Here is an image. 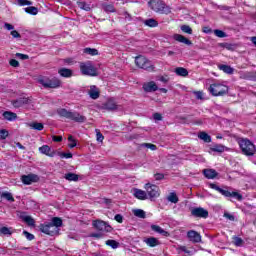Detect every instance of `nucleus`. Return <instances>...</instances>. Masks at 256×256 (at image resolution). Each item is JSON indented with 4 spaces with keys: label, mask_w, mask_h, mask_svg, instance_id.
I'll return each mask as SVG.
<instances>
[{
    "label": "nucleus",
    "mask_w": 256,
    "mask_h": 256,
    "mask_svg": "<svg viewBox=\"0 0 256 256\" xmlns=\"http://www.w3.org/2000/svg\"><path fill=\"white\" fill-rule=\"evenodd\" d=\"M103 108L107 111H115L117 110V103L114 99H108L104 104Z\"/></svg>",
    "instance_id": "18"
},
{
    "label": "nucleus",
    "mask_w": 256,
    "mask_h": 256,
    "mask_svg": "<svg viewBox=\"0 0 256 256\" xmlns=\"http://www.w3.org/2000/svg\"><path fill=\"white\" fill-rule=\"evenodd\" d=\"M208 91L214 97H222L229 93V88L221 83H214L209 86Z\"/></svg>",
    "instance_id": "4"
},
{
    "label": "nucleus",
    "mask_w": 256,
    "mask_h": 256,
    "mask_svg": "<svg viewBox=\"0 0 256 256\" xmlns=\"http://www.w3.org/2000/svg\"><path fill=\"white\" fill-rule=\"evenodd\" d=\"M21 181L24 185H33V183L39 182V176L37 174H28L21 177Z\"/></svg>",
    "instance_id": "11"
},
{
    "label": "nucleus",
    "mask_w": 256,
    "mask_h": 256,
    "mask_svg": "<svg viewBox=\"0 0 256 256\" xmlns=\"http://www.w3.org/2000/svg\"><path fill=\"white\" fill-rule=\"evenodd\" d=\"M133 214L135 215V217H138L139 219H145L147 217V214L142 209L133 210Z\"/></svg>",
    "instance_id": "34"
},
{
    "label": "nucleus",
    "mask_w": 256,
    "mask_h": 256,
    "mask_svg": "<svg viewBox=\"0 0 256 256\" xmlns=\"http://www.w3.org/2000/svg\"><path fill=\"white\" fill-rule=\"evenodd\" d=\"M214 35H216V37H220V39L227 37V34L224 31L219 29L214 30Z\"/></svg>",
    "instance_id": "47"
},
{
    "label": "nucleus",
    "mask_w": 256,
    "mask_h": 256,
    "mask_svg": "<svg viewBox=\"0 0 256 256\" xmlns=\"http://www.w3.org/2000/svg\"><path fill=\"white\" fill-rule=\"evenodd\" d=\"M3 117L4 119H6V121H15L17 119V113L11 112V111H5L3 113Z\"/></svg>",
    "instance_id": "27"
},
{
    "label": "nucleus",
    "mask_w": 256,
    "mask_h": 256,
    "mask_svg": "<svg viewBox=\"0 0 256 256\" xmlns=\"http://www.w3.org/2000/svg\"><path fill=\"white\" fill-rule=\"evenodd\" d=\"M20 217L22 221H24V223H27V225H29V227H35V220L33 219V217L27 216L25 214H22Z\"/></svg>",
    "instance_id": "26"
},
{
    "label": "nucleus",
    "mask_w": 256,
    "mask_h": 256,
    "mask_svg": "<svg viewBox=\"0 0 256 256\" xmlns=\"http://www.w3.org/2000/svg\"><path fill=\"white\" fill-rule=\"evenodd\" d=\"M57 113L60 117L70 119V121H74L75 123H85L87 121V117L81 115L77 111H69L65 108H60L57 110Z\"/></svg>",
    "instance_id": "1"
},
{
    "label": "nucleus",
    "mask_w": 256,
    "mask_h": 256,
    "mask_svg": "<svg viewBox=\"0 0 256 256\" xmlns=\"http://www.w3.org/2000/svg\"><path fill=\"white\" fill-rule=\"evenodd\" d=\"M218 68L220 69V71L227 73V75H233V73L235 72V69H233V67L225 64L219 65Z\"/></svg>",
    "instance_id": "25"
},
{
    "label": "nucleus",
    "mask_w": 256,
    "mask_h": 256,
    "mask_svg": "<svg viewBox=\"0 0 256 256\" xmlns=\"http://www.w3.org/2000/svg\"><path fill=\"white\" fill-rule=\"evenodd\" d=\"M102 7L106 13H115V7L111 4H103Z\"/></svg>",
    "instance_id": "42"
},
{
    "label": "nucleus",
    "mask_w": 256,
    "mask_h": 256,
    "mask_svg": "<svg viewBox=\"0 0 256 256\" xmlns=\"http://www.w3.org/2000/svg\"><path fill=\"white\" fill-rule=\"evenodd\" d=\"M187 237L192 243H201V234L195 230L188 231Z\"/></svg>",
    "instance_id": "13"
},
{
    "label": "nucleus",
    "mask_w": 256,
    "mask_h": 256,
    "mask_svg": "<svg viewBox=\"0 0 256 256\" xmlns=\"http://www.w3.org/2000/svg\"><path fill=\"white\" fill-rule=\"evenodd\" d=\"M174 73H176V75H178L179 77H187V75H189V71H187V69L183 67L176 68Z\"/></svg>",
    "instance_id": "31"
},
{
    "label": "nucleus",
    "mask_w": 256,
    "mask_h": 256,
    "mask_svg": "<svg viewBox=\"0 0 256 256\" xmlns=\"http://www.w3.org/2000/svg\"><path fill=\"white\" fill-rule=\"evenodd\" d=\"M180 29L181 31H183V33H187L188 35H193V29H191V26L189 25H182Z\"/></svg>",
    "instance_id": "43"
},
{
    "label": "nucleus",
    "mask_w": 256,
    "mask_h": 256,
    "mask_svg": "<svg viewBox=\"0 0 256 256\" xmlns=\"http://www.w3.org/2000/svg\"><path fill=\"white\" fill-rule=\"evenodd\" d=\"M1 197H4V199H6L7 201H15V198H13V195L9 192H4L1 194Z\"/></svg>",
    "instance_id": "45"
},
{
    "label": "nucleus",
    "mask_w": 256,
    "mask_h": 256,
    "mask_svg": "<svg viewBox=\"0 0 256 256\" xmlns=\"http://www.w3.org/2000/svg\"><path fill=\"white\" fill-rule=\"evenodd\" d=\"M96 138L99 143H103V139H105L103 134H101L99 131L96 133Z\"/></svg>",
    "instance_id": "58"
},
{
    "label": "nucleus",
    "mask_w": 256,
    "mask_h": 256,
    "mask_svg": "<svg viewBox=\"0 0 256 256\" xmlns=\"http://www.w3.org/2000/svg\"><path fill=\"white\" fill-rule=\"evenodd\" d=\"M144 189L150 201H155V199L161 196V189H159V186L155 184L146 183L144 185Z\"/></svg>",
    "instance_id": "5"
},
{
    "label": "nucleus",
    "mask_w": 256,
    "mask_h": 256,
    "mask_svg": "<svg viewBox=\"0 0 256 256\" xmlns=\"http://www.w3.org/2000/svg\"><path fill=\"white\" fill-rule=\"evenodd\" d=\"M148 5L152 11H155V13H160V15H170L171 13L170 6L161 0H151L148 2Z\"/></svg>",
    "instance_id": "2"
},
{
    "label": "nucleus",
    "mask_w": 256,
    "mask_h": 256,
    "mask_svg": "<svg viewBox=\"0 0 256 256\" xmlns=\"http://www.w3.org/2000/svg\"><path fill=\"white\" fill-rule=\"evenodd\" d=\"M9 63L11 67H19V61H17L16 59H11Z\"/></svg>",
    "instance_id": "62"
},
{
    "label": "nucleus",
    "mask_w": 256,
    "mask_h": 256,
    "mask_svg": "<svg viewBox=\"0 0 256 256\" xmlns=\"http://www.w3.org/2000/svg\"><path fill=\"white\" fill-rule=\"evenodd\" d=\"M224 217H225L226 219H228L229 221H235V216H233V214L224 213Z\"/></svg>",
    "instance_id": "61"
},
{
    "label": "nucleus",
    "mask_w": 256,
    "mask_h": 256,
    "mask_svg": "<svg viewBox=\"0 0 256 256\" xmlns=\"http://www.w3.org/2000/svg\"><path fill=\"white\" fill-rule=\"evenodd\" d=\"M93 227H95V229H97L98 231H103L106 233H111V231H113L111 225L107 224V222L102 220H95L93 222Z\"/></svg>",
    "instance_id": "9"
},
{
    "label": "nucleus",
    "mask_w": 256,
    "mask_h": 256,
    "mask_svg": "<svg viewBox=\"0 0 256 256\" xmlns=\"http://www.w3.org/2000/svg\"><path fill=\"white\" fill-rule=\"evenodd\" d=\"M88 95H89L90 99L95 100V99H99L101 92L99 91V88H97V86L92 85V86H90Z\"/></svg>",
    "instance_id": "16"
},
{
    "label": "nucleus",
    "mask_w": 256,
    "mask_h": 256,
    "mask_svg": "<svg viewBox=\"0 0 256 256\" xmlns=\"http://www.w3.org/2000/svg\"><path fill=\"white\" fill-rule=\"evenodd\" d=\"M203 175L206 177V179H215L219 173L215 169H204Z\"/></svg>",
    "instance_id": "21"
},
{
    "label": "nucleus",
    "mask_w": 256,
    "mask_h": 256,
    "mask_svg": "<svg viewBox=\"0 0 256 256\" xmlns=\"http://www.w3.org/2000/svg\"><path fill=\"white\" fill-rule=\"evenodd\" d=\"M0 233L2 235H11V230H9L8 227L4 226V227L0 228Z\"/></svg>",
    "instance_id": "53"
},
{
    "label": "nucleus",
    "mask_w": 256,
    "mask_h": 256,
    "mask_svg": "<svg viewBox=\"0 0 256 256\" xmlns=\"http://www.w3.org/2000/svg\"><path fill=\"white\" fill-rule=\"evenodd\" d=\"M10 34L12 37H14V39H21V34H19L17 30H12Z\"/></svg>",
    "instance_id": "59"
},
{
    "label": "nucleus",
    "mask_w": 256,
    "mask_h": 256,
    "mask_svg": "<svg viewBox=\"0 0 256 256\" xmlns=\"http://www.w3.org/2000/svg\"><path fill=\"white\" fill-rule=\"evenodd\" d=\"M151 229H152V231H155V233H159L160 235H163L164 237H169V232L163 230V228H161L158 225H152Z\"/></svg>",
    "instance_id": "28"
},
{
    "label": "nucleus",
    "mask_w": 256,
    "mask_h": 256,
    "mask_svg": "<svg viewBox=\"0 0 256 256\" xmlns=\"http://www.w3.org/2000/svg\"><path fill=\"white\" fill-rule=\"evenodd\" d=\"M18 5L25 6V5H33V2L29 0H17Z\"/></svg>",
    "instance_id": "52"
},
{
    "label": "nucleus",
    "mask_w": 256,
    "mask_h": 256,
    "mask_svg": "<svg viewBox=\"0 0 256 256\" xmlns=\"http://www.w3.org/2000/svg\"><path fill=\"white\" fill-rule=\"evenodd\" d=\"M192 217H198L199 219H207L209 217V211L203 207H196L191 210Z\"/></svg>",
    "instance_id": "10"
},
{
    "label": "nucleus",
    "mask_w": 256,
    "mask_h": 256,
    "mask_svg": "<svg viewBox=\"0 0 256 256\" xmlns=\"http://www.w3.org/2000/svg\"><path fill=\"white\" fill-rule=\"evenodd\" d=\"M144 243L148 245V247H157V245H160L161 243L159 240L155 237H150L144 240Z\"/></svg>",
    "instance_id": "24"
},
{
    "label": "nucleus",
    "mask_w": 256,
    "mask_h": 256,
    "mask_svg": "<svg viewBox=\"0 0 256 256\" xmlns=\"http://www.w3.org/2000/svg\"><path fill=\"white\" fill-rule=\"evenodd\" d=\"M233 241L236 247H241L243 245V239L240 237L234 236Z\"/></svg>",
    "instance_id": "46"
},
{
    "label": "nucleus",
    "mask_w": 256,
    "mask_h": 256,
    "mask_svg": "<svg viewBox=\"0 0 256 256\" xmlns=\"http://www.w3.org/2000/svg\"><path fill=\"white\" fill-rule=\"evenodd\" d=\"M143 89L146 93H153L159 89L157 84L154 81L143 84Z\"/></svg>",
    "instance_id": "14"
},
{
    "label": "nucleus",
    "mask_w": 256,
    "mask_h": 256,
    "mask_svg": "<svg viewBox=\"0 0 256 256\" xmlns=\"http://www.w3.org/2000/svg\"><path fill=\"white\" fill-rule=\"evenodd\" d=\"M144 25H146V27H158L159 22L153 18H150L144 21Z\"/></svg>",
    "instance_id": "32"
},
{
    "label": "nucleus",
    "mask_w": 256,
    "mask_h": 256,
    "mask_svg": "<svg viewBox=\"0 0 256 256\" xmlns=\"http://www.w3.org/2000/svg\"><path fill=\"white\" fill-rule=\"evenodd\" d=\"M239 145L244 155H247L248 157H253V155H255L256 147L250 140L242 139L239 141Z\"/></svg>",
    "instance_id": "3"
},
{
    "label": "nucleus",
    "mask_w": 256,
    "mask_h": 256,
    "mask_svg": "<svg viewBox=\"0 0 256 256\" xmlns=\"http://www.w3.org/2000/svg\"><path fill=\"white\" fill-rule=\"evenodd\" d=\"M9 137V131L2 129L0 130V140L3 141Z\"/></svg>",
    "instance_id": "48"
},
{
    "label": "nucleus",
    "mask_w": 256,
    "mask_h": 256,
    "mask_svg": "<svg viewBox=\"0 0 256 256\" xmlns=\"http://www.w3.org/2000/svg\"><path fill=\"white\" fill-rule=\"evenodd\" d=\"M141 147H146L147 149H151V151H157V146L155 144L143 143Z\"/></svg>",
    "instance_id": "49"
},
{
    "label": "nucleus",
    "mask_w": 256,
    "mask_h": 256,
    "mask_svg": "<svg viewBox=\"0 0 256 256\" xmlns=\"http://www.w3.org/2000/svg\"><path fill=\"white\" fill-rule=\"evenodd\" d=\"M114 219L117 221V223H123V215L121 214H116Z\"/></svg>",
    "instance_id": "60"
},
{
    "label": "nucleus",
    "mask_w": 256,
    "mask_h": 256,
    "mask_svg": "<svg viewBox=\"0 0 256 256\" xmlns=\"http://www.w3.org/2000/svg\"><path fill=\"white\" fill-rule=\"evenodd\" d=\"M29 103H31V100L29 98H19L12 101V105L16 109H19V107H23V105H29Z\"/></svg>",
    "instance_id": "15"
},
{
    "label": "nucleus",
    "mask_w": 256,
    "mask_h": 256,
    "mask_svg": "<svg viewBox=\"0 0 256 256\" xmlns=\"http://www.w3.org/2000/svg\"><path fill=\"white\" fill-rule=\"evenodd\" d=\"M77 5L79 9H82L83 11H91V6L87 4L86 2H77Z\"/></svg>",
    "instance_id": "40"
},
{
    "label": "nucleus",
    "mask_w": 256,
    "mask_h": 256,
    "mask_svg": "<svg viewBox=\"0 0 256 256\" xmlns=\"http://www.w3.org/2000/svg\"><path fill=\"white\" fill-rule=\"evenodd\" d=\"M29 127H31V129H35V131H43L44 129L43 123H38V122L30 123Z\"/></svg>",
    "instance_id": "37"
},
{
    "label": "nucleus",
    "mask_w": 256,
    "mask_h": 256,
    "mask_svg": "<svg viewBox=\"0 0 256 256\" xmlns=\"http://www.w3.org/2000/svg\"><path fill=\"white\" fill-rule=\"evenodd\" d=\"M58 74L60 77H65L66 79H69L70 77H73V70L69 68H60L58 70Z\"/></svg>",
    "instance_id": "20"
},
{
    "label": "nucleus",
    "mask_w": 256,
    "mask_h": 256,
    "mask_svg": "<svg viewBox=\"0 0 256 256\" xmlns=\"http://www.w3.org/2000/svg\"><path fill=\"white\" fill-rule=\"evenodd\" d=\"M155 181H163L165 179V175L163 173H156L154 174Z\"/></svg>",
    "instance_id": "54"
},
{
    "label": "nucleus",
    "mask_w": 256,
    "mask_h": 256,
    "mask_svg": "<svg viewBox=\"0 0 256 256\" xmlns=\"http://www.w3.org/2000/svg\"><path fill=\"white\" fill-rule=\"evenodd\" d=\"M230 197H234V199H237V201L243 200V195L239 194V192H230Z\"/></svg>",
    "instance_id": "50"
},
{
    "label": "nucleus",
    "mask_w": 256,
    "mask_h": 256,
    "mask_svg": "<svg viewBox=\"0 0 256 256\" xmlns=\"http://www.w3.org/2000/svg\"><path fill=\"white\" fill-rule=\"evenodd\" d=\"M135 63L139 69H144L145 71H155V66L151 60L147 59L145 56H137L135 58Z\"/></svg>",
    "instance_id": "6"
},
{
    "label": "nucleus",
    "mask_w": 256,
    "mask_h": 256,
    "mask_svg": "<svg viewBox=\"0 0 256 256\" xmlns=\"http://www.w3.org/2000/svg\"><path fill=\"white\" fill-rule=\"evenodd\" d=\"M64 179H66V181H74V182H77L79 181V175L73 173V172H69V173H66L64 175Z\"/></svg>",
    "instance_id": "30"
},
{
    "label": "nucleus",
    "mask_w": 256,
    "mask_h": 256,
    "mask_svg": "<svg viewBox=\"0 0 256 256\" xmlns=\"http://www.w3.org/2000/svg\"><path fill=\"white\" fill-rule=\"evenodd\" d=\"M16 57L18 59H21L22 61H26V59H29V55L27 54H21V53H16Z\"/></svg>",
    "instance_id": "56"
},
{
    "label": "nucleus",
    "mask_w": 256,
    "mask_h": 256,
    "mask_svg": "<svg viewBox=\"0 0 256 256\" xmlns=\"http://www.w3.org/2000/svg\"><path fill=\"white\" fill-rule=\"evenodd\" d=\"M210 150L213 151L214 153H223L225 151V146L221 144H215L210 148Z\"/></svg>",
    "instance_id": "33"
},
{
    "label": "nucleus",
    "mask_w": 256,
    "mask_h": 256,
    "mask_svg": "<svg viewBox=\"0 0 256 256\" xmlns=\"http://www.w3.org/2000/svg\"><path fill=\"white\" fill-rule=\"evenodd\" d=\"M60 157H61V159H72L73 158V154L71 152L60 153Z\"/></svg>",
    "instance_id": "55"
},
{
    "label": "nucleus",
    "mask_w": 256,
    "mask_h": 256,
    "mask_svg": "<svg viewBox=\"0 0 256 256\" xmlns=\"http://www.w3.org/2000/svg\"><path fill=\"white\" fill-rule=\"evenodd\" d=\"M153 119L155 121H163V116L160 113H154L153 114Z\"/></svg>",
    "instance_id": "57"
},
{
    "label": "nucleus",
    "mask_w": 256,
    "mask_h": 256,
    "mask_svg": "<svg viewBox=\"0 0 256 256\" xmlns=\"http://www.w3.org/2000/svg\"><path fill=\"white\" fill-rule=\"evenodd\" d=\"M39 229L41 233H45V235H50L53 237V235H58L59 232L57 231V228L55 226L51 225V222L40 224Z\"/></svg>",
    "instance_id": "8"
},
{
    "label": "nucleus",
    "mask_w": 256,
    "mask_h": 256,
    "mask_svg": "<svg viewBox=\"0 0 256 256\" xmlns=\"http://www.w3.org/2000/svg\"><path fill=\"white\" fill-rule=\"evenodd\" d=\"M248 77L251 79V81H256V72L249 73Z\"/></svg>",
    "instance_id": "64"
},
{
    "label": "nucleus",
    "mask_w": 256,
    "mask_h": 256,
    "mask_svg": "<svg viewBox=\"0 0 256 256\" xmlns=\"http://www.w3.org/2000/svg\"><path fill=\"white\" fill-rule=\"evenodd\" d=\"M84 53H87V55L95 56L99 55V50L95 48H85Z\"/></svg>",
    "instance_id": "41"
},
{
    "label": "nucleus",
    "mask_w": 256,
    "mask_h": 256,
    "mask_svg": "<svg viewBox=\"0 0 256 256\" xmlns=\"http://www.w3.org/2000/svg\"><path fill=\"white\" fill-rule=\"evenodd\" d=\"M38 83L43 86L45 89H49V78L41 77L38 79Z\"/></svg>",
    "instance_id": "39"
},
{
    "label": "nucleus",
    "mask_w": 256,
    "mask_h": 256,
    "mask_svg": "<svg viewBox=\"0 0 256 256\" xmlns=\"http://www.w3.org/2000/svg\"><path fill=\"white\" fill-rule=\"evenodd\" d=\"M125 21H133V18L131 17V14L129 12H124L123 13Z\"/></svg>",
    "instance_id": "63"
},
{
    "label": "nucleus",
    "mask_w": 256,
    "mask_h": 256,
    "mask_svg": "<svg viewBox=\"0 0 256 256\" xmlns=\"http://www.w3.org/2000/svg\"><path fill=\"white\" fill-rule=\"evenodd\" d=\"M133 196L140 201H146V199H149L147 196V191L138 188L133 189Z\"/></svg>",
    "instance_id": "12"
},
{
    "label": "nucleus",
    "mask_w": 256,
    "mask_h": 256,
    "mask_svg": "<svg viewBox=\"0 0 256 256\" xmlns=\"http://www.w3.org/2000/svg\"><path fill=\"white\" fill-rule=\"evenodd\" d=\"M167 201H169L170 203H179V197L177 196V194L175 192H171L167 196Z\"/></svg>",
    "instance_id": "35"
},
{
    "label": "nucleus",
    "mask_w": 256,
    "mask_h": 256,
    "mask_svg": "<svg viewBox=\"0 0 256 256\" xmlns=\"http://www.w3.org/2000/svg\"><path fill=\"white\" fill-rule=\"evenodd\" d=\"M198 137L205 143H211V136L209 134H207L206 132H200Z\"/></svg>",
    "instance_id": "36"
},
{
    "label": "nucleus",
    "mask_w": 256,
    "mask_h": 256,
    "mask_svg": "<svg viewBox=\"0 0 256 256\" xmlns=\"http://www.w3.org/2000/svg\"><path fill=\"white\" fill-rule=\"evenodd\" d=\"M23 235L26 237L28 241H33L35 239V235L29 233L28 231H23Z\"/></svg>",
    "instance_id": "51"
},
{
    "label": "nucleus",
    "mask_w": 256,
    "mask_h": 256,
    "mask_svg": "<svg viewBox=\"0 0 256 256\" xmlns=\"http://www.w3.org/2000/svg\"><path fill=\"white\" fill-rule=\"evenodd\" d=\"M210 189H215L218 193H221L224 197H231V192L229 190L222 189L221 187L217 186V184L210 183Z\"/></svg>",
    "instance_id": "17"
},
{
    "label": "nucleus",
    "mask_w": 256,
    "mask_h": 256,
    "mask_svg": "<svg viewBox=\"0 0 256 256\" xmlns=\"http://www.w3.org/2000/svg\"><path fill=\"white\" fill-rule=\"evenodd\" d=\"M174 40L178 41L179 43H184V45H193V42H191V40L187 39L185 36L181 34H175Z\"/></svg>",
    "instance_id": "22"
},
{
    "label": "nucleus",
    "mask_w": 256,
    "mask_h": 256,
    "mask_svg": "<svg viewBox=\"0 0 256 256\" xmlns=\"http://www.w3.org/2000/svg\"><path fill=\"white\" fill-rule=\"evenodd\" d=\"M106 245H108V247H111L112 249H117L119 247V242L115 240H107Z\"/></svg>",
    "instance_id": "44"
},
{
    "label": "nucleus",
    "mask_w": 256,
    "mask_h": 256,
    "mask_svg": "<svg viewBox=\"0 0 256 256\" xmlns=\"http://www.w3.org/2000/svg\"><path fill=\"white\" fill-rule=\"evenodd\" d=\"M26 13H29V15H37L39 13V9L35 6H29L24 9Z\"/></svg>",
    "instance_id": "38"
},
{
    "label": "nucleus",
    "mask_w": 256,
    "mask_h": 256,
    "mask_svg": "<svg viewBox=\"0 0 256 256\" xmlns=\"http://www.w3.org/2000/svg\"><path fill=\"white\" fill-rule=\"evenodd\" d=\"M40 153H42L43 155H47L48 157H53L54 154L51 153V147H49L48 145H43L42 147L39 148Z\"/></svg>",
    "instance_id": "29"
},
{
    "label": "nucleus",
    "mask_w": 256,
    "mask_h": 256,
    "mask_svg": "<svg viewBox=\"0 0 256 256\" xmlns=\"http://www.w3.org/2000/svg\"><path fill=\"white\" fill-rule=\"evenodd\" d=\"M58 87H61V80L59 78H48V89H57Z\"/></svg>",
    "instance_id": "19"
},
{
    "label": "nucleus",
    "mask_w": 256,
    "mask_h": 256,
    "mask_svg": "<svg viewBox=\"0 0 256 256\" xmlns=\"http://www.w3.org/2000/svg\"><path fill=\"white\" fill-rule=\"evenodd\" d=\"M80 71L82 75H89L90 77H97V68L91 62L81 63Z\"/></svg>",
    "instance_id": "7"
},
{
    "label": "nucleus",
    "mask_w": 256,
    "mask_h": 256,
    "mask_svg": "<svg viewBox=\"0 0 256 256\" xmlns=\"http://www.w3.org/2000/svg\"><path fill=\"white\" fill-rule=\"evenodd\" d=\"M50 224L52 227H56V231L59 233V227L63 226V220L59 217H54Z\"/></svg>",
    "instance_id": "23"
}]
</instances>
